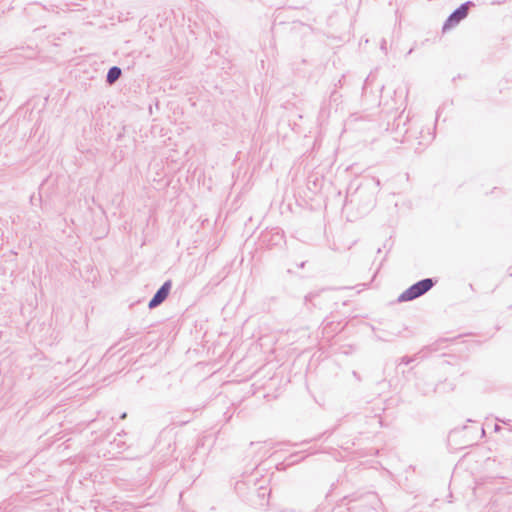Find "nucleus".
<instances>
[{
  "instance_id": "3",
  "label": "nucleus",
  "mask_w": 512,
  "mask_h": 512,
  "mask_svg": "<svg viewBox=\"0 0 512 512\" xmlns=\"http://www.w3.org/2000/svg\"><path fill=\"white\" fill-rule=\"evenodd\" d=\"M170 290V283L166 282L154 295V297L149 302V307L154 308L162 303L168 296Z\"/></svg>"
},
{
  "instance_id": "4",
  "label": "nucleus",
  "mask_w": 512,
  "mask_h": 512,
  "mask_svg": "<svg viewBox=\"0 0 512 512\" xmlns=\"http://www.w3.org/2000/svg\"><path fill=\"white\" fill-rule=\"evenodd\" d=\"M121 75V70L118 67H112L107 74V81L109 83L115 82Z\"/></svg>"
},
{
  "instance_id": "2",
  "label": "nucleus",
  "mask_w": 512,
  "mask_h": 512,
  "mask_svg": "<svg viewBox=\"0 0 512 512\" xmlns=\"http://www.w3.org/2000/svg\"><path fill=\"white\" fill-rule=\"evenodd\" d=\"M468 13V7L467 5H461L454 13L450 15V17L447 19L444 29L450 28L457 23H459L462 19H464L467 16Z\"/></svg>"
},
{
  "instance_id": "1",
  "label": "nucleus",
  "mask_w": 512,
  "mask_h": 512,
  "mask_svg": "<svg viewBox=\"0 0 512 512\" xmlns=\"http://www.w3.org/2000/svg\"><path fill=\"white\" fill-rule=\"evenodd\" d=\"M433 286V281L431 279H424L421 280L408 289H406L400 296L399 301L400 302H406L411 301L413 299H416L426 293L428 290H430Z\"/></svg>"
}]
</instances>
